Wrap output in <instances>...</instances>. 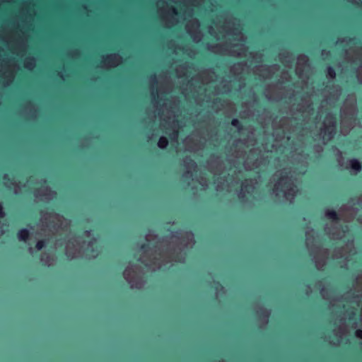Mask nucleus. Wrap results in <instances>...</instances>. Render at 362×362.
I'll list each match as a JSON object with an SVG mask.
<instances>
[{
  "label": "nucleus",
  "instance_id": "9b49d317",
  "mask_svg": "<svg viewBox=\"0 0 362 362\" xmlns=\"http://www.w3.org/2000/svg\"><path fill=\"white\" fill-rule=\"evenodd\" d=\"M141 250L144 252H147L151 250V245L148 243H144L141 245Z\"/></svg>",
  "mask_w": 362,
  "mask_h": 362
},
{
  "label": "nucleus",
  "instance_id": "1a4fd4ad",
  "mask_svg": "<svg viewBox=\"0 0 362 362\" xmlns=\"http://www.w3.org/2000/svg\"><path fill=\"white\" fill-rule=\"evenodd\" d=\"M327 74L331 78H334L336 77L335 69L332 66H329L327 68Z\"/></svg>",
  "mask_w": 362,
  "mask_h": 362
},
{
  "label": "nucleus",
  "instance_id": "b1692460",
  "mask_svg": "<svg viewBox=\"0 0 362 362\" xmlns=\"http://www.w3.org/2000/svg\"><path fill=\"white\" fill-rule=\"evenodd\" d=\"M355 315V313H354V312H352V313H351V315ZM349 318H350V319H351V318H352V317H351V316H350V317H349Z\"/></svg>",
  "mask_w": 362,
  "mask_h": 362
},
{
  "label": "nucleus",
  "instance_id": "4be33fe9",
  "mask_svg": "<svg viewBox=\"0 0 362 362\" xmlns=\"http://www.w3.org/2000/svg\"><path fill=\"white\" fill-rule=\"evenodd\" d=\"M84 233H85L86 235H88L90 233V231L89 230H86Z\"/></svg>",
  "mask_w": 362,
  "mask_h": 362
},
{
  "label": "nucleus",
  "instance_id": "5701e85b",
  "mask_svg": "<svg viewBox=\"0 0 362 362\" xmlns=\"http://www.w3.org/2000/svg\"><path fill=\"white\" fill-rule=\"evenodd\" d=\"M107 59H110H110H112V56H107Z\"/></svg>",
  "mask_w": 362,
  "mask_h": 362
},
{
  "label": "nucleus",
  "instance_id": "412c9836",
  "mask_svg": "<svg viewBox=\"0 0 362 362\" xmlns=\"http://www.w3.org/2000/svg\"><path fill=\"white\" fill-rule=\"evenodd\" d=\"M239 197H240V198H242V197H244V194H243L242 192H240V196H239Z\"/></svg>",
  "mask_w": 362,
  "mask_h": 362
},
{
  "label": "nucleus",
  "instance_id": "20e7f679",
  "mask_svg": "<svg viewBox=\"0 0 362 362\" xmlns=\"http://www.w3.org/2000/svg\"><path fill=\"white\" fill-rule=\"evenodd\" d=\"M325 216L326 217L335 222H338L340 220V217L337 212L334 209H327L325 211Z\"/></svg>",
  "mask_w": 362,
  "mask_h": 362
},
{
  "label": "nucleus",
  "instance_id": "393cba45",
  "mask_svg": "<svg viewBox=\"0 0 362 362\" xmlns=\"http://www.w3.org/2000/svg\"><path fill=\"white\" fill-rule=\"evenodd\" d=\"M137 261L141 262V258H138Z\"/></svg>",
  "mask_w": 362,
  "mask_h": 362
},
{
  "label": "nucleus",
  "instance_id": "dca6fc26",
  "mask_svg": "<svg viewBox=\"0 0 362 362\" xmlns=\"http://www.w3.org/2000/svg\"><path fill=\"white\" fill-rule=\"evenodd\" d=\"M349 42L351 43H353V44H355L356 43V38L353 37V38H349Z\"/></svg>",
  "mask_w": 362,
  "mask_h": 362
},
{
  "label": "nucleus",
  "instance_id": "6ab92c4d",
  "mask_svg": "<svg viewBox=\"0 0 362 362\" xmlns=\"http://www.w3.org/2000/svg\"><path fill=\"white\" fill-rule=\"evenodd\" d=\"M172 11H173V13L174 14H177V11H176L175 8H172Z\"/></svg>",
  "mask_w": 362,
  "mask_h": 362
},
{
  "label": "nucleus",
  "instance_id": "6e6552de",
  "mask_svg": "<svg viewBox=\"0 0 362 362\" xmlns=\"http://www.w3.org/2000/svg\"><path fill=\"white\" fill-rule=\"evenodd\" d=\"M231 125L236 127L239 130H241L243 129V124L242 122L238 120V119H233L231 120Z\"/></svg>",
  "mask_w": 362,
  "mask_h": 362
},
{
  "label": "nucleus",
  "instance_id": "9d476101",
  "mask_svg": "<svg viewBox=\"0 0 362 362\" xmlns=\"http://www.w3.org/2000/svg\"><path fill=\"white\" fill-rule=\"evenodd\" d=\"M45 244H46V243L45 240H39L35 244V248L37 250H41L45 246Z\"/></svg>",
  "mask_w": 362,
  "mask_h": 362
},
{
  "label": "nucleus",
  "instance_id": "f257e3e1",
  "mask_svg": "<svg viewBox=\"0 0 362 362\" xmlns=\"http://www.w3.org/2000/svg\"><path fill=\"white\" fill-rule=\"evenodd\" d=\"M325 137L329 140L332 139L336 129V117L333 114H328L325 119Z\"/></svg>",
  "mask_w": 362,
  "mask_h": 362
},
{
  "label": "nucleus",
  "instance_id": "4468645a",
  "mask_svg": "<svg viewBox=\"0 0 362 362\" xmlns=\"http://www.w3.org/2000/svg\"><path fill=\"white\" fill-rule=\"evenodd\" d=\"M215 285H216V287H215V288H216V289H217V290H218L219 288H222V286H221V284H220V282H219V281H216V282H215Z\"/></svg>",
  "mask_w": 362,
  "mask_h": 362
},
{
  "label": "nucleus",
  "instance_id": "a211bd4d",
  "mask_svg": "<svg viewBox=\"0 0 362 362\" xmlns=\"http://www.w3.org/2000/svg\"><path fill=\"white\" fill-rule=\"evenodd\" d=\"M185 175H192V173H191V172H190V171L187 170V171L185 173Z\"/></svg>",
  "mask_w": 362,
  "mask_h": 362
},
{
  "label": "nucleus",
  "instance_id": "0eeeda50",
  "mask_svg": "<svg viewBox=\"0 0 362 362\" xmlns=\"http://www.w3.org/2000/svg\"><path fill=\"white\" fill-rule=\"evenodd\" d=\"M185 166L187 168L195 169L197 168V164L194 162V160H192L190 157H187L185 161Z\"/></svg>",
  "mask_w": 362,
  "mask_h": 362
},
{
  "label": "nucleus",
  "instance_id": "2eb2a0df",
  "mask_svg": "<svg viewBox=\"0 0 362 362\" xmlns=\"http://www.w3.org/2000/svg\"><path fill=\"white\" fill-rule=\"evenodd\" d=\"M150 78L154 82H156V77L155 74L151 75Z\"/></svg>",
  "mask_w": 362,
  "mask_h": 362
},
{
  "label": "nucleus",
  "instance_id": "7ed1b4c3",
  "mask_svg": "<svg viewBox=\"0 0 362 362\" xmlns=\"http://www.w3.org/2000/svg\"><path fill=\"white\" fill-rule=\"evenodd\" d=\"M349 166L351 169L354 170L356 173H358L362 170V165L356 158H352L349 160Z\"/></svg>",
  "mask_w": 362,
  "mask_h": 362
},
{
  "label": "nucleus",
  "instance_id": "ddd939ff",
  "mask_svg": "<svg viewBox=\"0 0 362 362\" xmlns=\"http://www.w3.org/2000/svg\"><path fill=\"white\" fill-rule=\"evenodd\" d=\"M356 336L362 339V329H357L355 332Z\"/></svg>",
  "mask_w": 362,
  "mask_h": 362
},
{
  "label": "nucleus",
  "instance_id": "39448f33",
  "mask_svg": "<svg viewBox=\"0 0 362 362\" xmlns=\"http://www.w3.org/2000/svg\"><path fill=\"white\" fill-rule=\"evenodd\" d=\"M168 145V140L165 136H160L158 141V146L161 148L164 149L166 148Z\"/></svg>",
  "mask_w": 362,
  "mask_h": 362
},
{
  "label": "nucleus",
  "instance_id": "423d86ee",
  "mask_svg": "<svg viewBox=\"0 0 362 362\" xmlns=\"http://www.w3.org/2000/svg\"><path fill=\"white\" fill-rule=\"evenodd\" d=\"M288 179V176L287 175H282L279 180V182H278V185H280L281 182V181H284V180H286L284 183V187H285L286 189H291V185H292V183L289 181L287 180Z\"/></svg>",
  "mask_w": 362,
  "mask_h": 362
},
{
  "label": "nucleus",
  "instance_id": "f3484780",
  "mask_svg": "<svg viewBox=\"0 0 362 362\" xmlns=\"http://www.w3.org/2000/svg\"><path fill=\"white\" fill-rule=\"evenodd\" d=\"M262 314L264 316H265V317H268V313H267V312H264V311H263V312H262Z\"/></svg>",
  "mask_w": 362,
  "mask_h": 362
},
{
  "label": "nucleus",
  "instance_id": "f8f14e48",
  "mask_svg": "<svg viewBox=\"0 0 362 362\" xmlns=\"http://www.w3.org/2000/svg\"><path fill=\"white\" fill-rule=\"evenodd\" d=\"M5 216V213L4 211L3 204L0 203V218H4Z\"/></svg>",
  "mask_w": 362,
  "mask_h": 362
},
{
  "label": "nucleus",
  "instance_id": "aec40b11",
  "mask_svg": "<svg viewBox=\"0 0 362 362\" xmlns=\"http://www.w3.org/2000/svg\"><path fill=\"white\" fill-rule=\"evenodd\" d=\"M4 180H9L7 175L4 176Z\"/></svg>",
  "mask_w": 362,
  "mask_h": 362
},
{
  "label": "nucleus",
  "instance_id": "f03ea898",
  "mask_svg": "<svg viewBox=\"0 0 362 362\" xmlns=\"http://www.w3.org/2000/svg\"><path fill=\"white\" fill-rule=\"evenodd\" d=\"M30 237V232L26 228H22L17 232V238L20 241L26 242Z\"/></svg>",
  "mask_w": 362,
  "mask_h": 362
}]
</instances>
